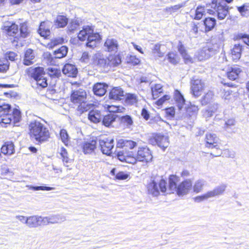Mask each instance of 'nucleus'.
I'll return each mask as SVG.
<instances>
[{"mask_svg": "<svg viewBox=\"0 0 249 249\" xmlns=\"http://www.w3.org/2000/svg\"><path fill=\"white\" fill-rule=\"evenodd\" d=\"M117 157L120 161L131 164H135L137 160L148 162L152 159L151 151L148 148L144 147L139 148L137 153L133 151L118 152Z\"/></svg>", "mask_w": 249, "mask_h": 249, "instance_id": "obj_1", "label": "nucleus"}, {"mask_svg": "<svg viewBox=\"0 0 249 249\" xmlns=\"http://www.w3.org/2000/svg\"><path fill=\"white\" fill-rule=\"evenodd\" d=\"M31 137L36 142L42 143L48 141L50 133L48 128L37 121H32L29 124Z\"/></svg>", "mask_w": 249, "mask_h": 249, "instance_id": "obj_2", "label": "nucleus"}, {"mask_svg": "<svg viewBox=\"0 0 249 249\" xmlns=\"http://www.w3.org/2000/svg\"><path fill=\"white\" fill-rule=\"evenodd\" d=\"M87 99V93L83 89L74 90L71 94V100L78 106L77 110L81 113L92 109L94 107L93 104L88 103Z\"/></svg>", "mask_w": 249, "mask_h": 249, "instance_id": "obj_3", "label": "nucleus"}, {"mask_svg": "<svg viewBox=\"0 0 249 249\" xmlns=\"http://www.w3.org/2000/svg\"><path fill=\"white\" fill-rule=\"evenodd\" d=\"M179 181V178L176 175H171L169 178V188L171 191L169 193L176 192L178 195L182 196L187 194L192 188L191 180L186 179L182 181L178 186L177 183Z\"/></svg>", "mask_w": 249, "mask_h": 249, "instance_id": "obj_4", "label": "nucleus"}, {"mask_svg": "<svg viewBox=\"0 0 249 249\" xmlns=\"http://www.w3.org/2000/svg\"><path fill=\"white\" fill-rule=\"evenodd\" d=\"M118 44L115 39H110V69L119 67L122 63V55L118 52Z\"/></svg>", "mask_w": 249, "mask_h": 249, "instance_id": "obj_5", "label": "nucleus"}, {"mask_svg": "<svg viewBox=\"0 0 249 249\" xmlns=\"http://www.w3.org/2000/svg\"><path fill=\"white\" fill-rule=\"evenodd\" d=\"M147 189L149 194L154 196H157L160 194V191L162 193L166 192L167 190L166 182L160 177L155 178L151 180L147 184Z\"/></svg>", "mask_w": 249, "mask_h": 249, "instance_id": "obj_6", "label": "nucleus"}, {"mask_svg": "<svg viewBox=\"0 0 249 249\" xmlns=\"http://www.w3.org/2000/svg\"><path fill=\"white\" fill-rule=\"evenodd\" d=\"M226 188V184H222L215 187L213 190L209 191L202 196H196L195 198V200L199 202L211 197L222 195L224 193Z\"/></svg>", "mask_w": 249, "mask_h": 249, "instance_id": "obj_7", "label": "nucleus"}, {"mask_svg": "<svg viewBox=\"0 0 249 249\" xmlns=\"http://www.w3.org/2000/svg\"><path fill=\"white\" fill-rule=\"evenodd\" d=\"M212 9H207V12L210 14L216 15L219 19H223L228 13V9L226 6H223L218 3L213 2Z\"/></svg>", "mask_w": 249, "mask_h": 249, "instance_id": "obj_8", "label": "nucleus"}, {"mask_svg": "<svg viewBox=\"0 0 249 249\" xmlns=\"http://www.w3.org/2000/svg\"><path fill=\"white\" fill-rule=\"evenodd\" d=\"M191 85V92L196 97H199L206 87L205 82L199 79L193 80Z\"/></svg>", "mask_w": 249, "mask_h": 249, "instance_id": "obj_9", "label": "nucleus"}, {"mask_svg": "<svg viewBox=\"0 0 249 249\" xmlns=\"http://www.w3.org/2000/svg\"><path fill=\"white\" fill-rule=\"evenodd\" d=\"M150 142L153 144H157L164 150L169 145L168 137L161 134H156L150 139Z\"/></svg>", "mask_w": 249, "mask_h": 249, "instance_id": "obj_10", "label": "nucleus"}, {"mask_svg": "<svg viewBox=\"0 0 249 249\" xmlns=\"http://www.w3.org/2000/svg\"><path fill=\"white\" fill-rule=\"evenodd\" d=\"M28 75L35 80L40 77H43L45 75L44 69L42 67H30L26 70Z\"/></svg>", "mask_w": 249, "mask_h": 249, "instance_id": "obj_11", "label": "nucleus"}, {"mask_svg": "<svg viewBox=\"0 0 249 249\" xmlns=\"http://www.w3.org/2000/svg\"><path fill=\"white\" fill-rule=\"evenodd\" d=\"M97 140L96 138H92V140L85 141L82 143V147L85 154L92 153L96 147Z\"/></svg>", "mask_w": 249, "mask_h": 249, "instance_id": "obj_12", "label": "nucleus"}, {"mask_svg": "<svg viewBox=\"0 0 249 249\" xmlns=\"http://www.w3.org/2000/svg\"><path fill=\"white\" fill-rule=\"evenodd\" d=\"M125 108L123 107L113 105L110 103V126L112 122L115 121L117 119L119 120L120 119V116L114 113L117 112H123Z\"/></svg>", "mask_w": 249, "mask_h": 249, "instance_id": "obj_13", "label": "nucleus"}, {"mask_svg": "<svg viewBox=\"0 0 249 249\" xmlns=\"http://www.w3.org/2000/svg\"><path fill=\"white\" fill-rule=\"evenodd\" d=\"M219 139L215 134L208 133L206 135V146L207 147L213 148L217 146Z\"/></svg>", "mask_w": 249, "mask_h": 249, "instance_id": "obj_14", "label": "nucleus"}, {"mask_svg": "<svg viewBox=\"0 0 249 249\" xmlns=\"http://www.w3.org/2000/svg\"><path fill=\"white\" fill-rule=\"evenodd\" d=\"M62 72L69 77H74L76 76L78 71L74 65L67 63L64 66Z\"/></svg>", "mask_w": 249, "mask_h": 249, "instance_id": "obj_15", "label": "nucleus"}, {"mask_svg": "<svg viewBox=\"0 0 249 249\" xmlns=\"http://www.w3.org/2000/svg\"><path fill=\"white\" fill-rule=\"evenodd\" d=\"M52 23L47 21L42 22L38 30V34L42 37L46 38L50 34V27Z\"/></svg>", "mask_w": 249, "mask_h": 249, "instance_id": "obj_16", "label": "nucleus"}, {"mask_svg": "<svg viewBox=\"0 0 249 249\" xmlns=\"http://www.w3.org/2000/svg\"><path fill=\"white\" fill-rule=\"evenodd\" d=\"M93 29L90 26H87L83 27L78 35V38L80 41H83L88 39L90 34H92Z\"/></svg>", "mask_w": 249, "mask_h": 249, "instance_id": "obj_17", "label": "nucleus"}, {"mask_svg": "<svg viewBox=\"0 0 249 249\" xmlns=\"http://www.w3.org/2000/svg\"><path fill=\"white\" fill-rule=\"evenodd\" d=\"M213 50L212 48L207 47H204L200 50L198 54V59L200 61L209 58L213 54Z\"/></svg>", "mask_w": 249, "mask_h": 249, "instance_id": "obj_18", "label": "nucleus"}, {"mask_svg": "<svg viewBox=\"0 0 249 249\" xmlns=\"http://www.w3.org/2000/svg\"><path fill=\"white\" fill-rule=\"evenodd\" d=\"M100 39L101 37L99 34L98 33H93V32L92 33L90 34L89 36L87 46L90 48H94L96 46L97 43L99 42Z\"/></svg>", "mask_w": 249, "mask_h": 249, "instance_id": "obj_19", "label": "nucleus"}, {"mask_svg": "<svg viewBox=\"0 0 249 249\" xmlns=\"http://www.w3.org/2000/svg\"><path fill=\"white\" fill-rule=\"evenodd\" d=\"M242 72V71L240 68L234 66L229 69L227 74L229 79L234 80L239 77V75Z\"/></svg>", "mask_w": 249, "mask_h": 249, "instance_id": "obj_20", "label": "nucleus"}, {"mask_svg": "<svg viewBox=\"0 0 249 249\" xmlns=\"http://www.w3.org/2000/svg\"><path fill=\"white\" fill-rule=\"evenodd\" d=\"M35 55L32 49H28L25 53L24 57L23 60L24 65L29 66L34 62Z\"/></svg>", "mask_w": 249, "mask_h": 249, "instance_id": "obj_21", "label": "nucleus"}, {"mask_svg": "<svg viewBox=\"0 0 249 249\" xmlns=\"http://www.w3.org/2000/svg\"><path fill=\"white\" fill-rule=\"evenodd\" d=\"M99 144L103 154L109 156V140L108 138L102 136L99 140Z\"/></svg>", "mask_w": 249, "mask_h": 249, "instance_id": "obj_22", "label": "nucleus"}, {"mask_svg": "<svg viewBox=\"0 0 249 249\" xmlns=\"http://www.w3.org/2000/svg\"><path fill=\"white\" fill-rule=\"evenodd\" d=\"M124 96V91L120 87H115L110 91V99L120 100Z\"/></svg>", "mask_w": 249, "mask_h": 249, "instance_id": "obj_23", "label": "nucleus"}, {"mask_svg": "<svg viewBox=\"0 0 249 249\" xmlns=\"http://www.w3.org/2000/svg\"><path fill=\"white\" fill-rule=\"evenodd\" d=\"M107 86H105L103 84L97 83L95 84L93 88L94 93L99 96H103L107 91L106 88Z\"/></svg>", "mask_w": 249, "mask_h": 249, "instance_id": "obj_24", "label": "nucleus"}, {"mask_svg": "<svg viewBox=\"0 0 249 249\" xmlns=\"http://www.w3.org/2000/svg\"><path fill=\"white\" fill-rule=\"evenodd\" d=\"M242 46L240 44H235L231 51V54L232 59L236 61L241 57Z\"/></svg>", "mask_w": 249, "mask_h": 249, "instance_id": "obj_25", "label": "nucleus"}, {"mask_svg": "<svg viewBox=\"0 0 249 249\" xmlns=\"http://www.w3.org/2000/svg\"><path fill=\"white\" fill-rule=\"evenodd\" d=\"M14 151V146L12 142H5L1 148V152L4 155H11Z\"/></svg>", "mask_w": 249, "mask_h": 249, "instance_id": "obj_26", "label": "nucleus"}, {"mask_svg": "<svg viewBox=\"0 0 249 249\" xmlns=\"http://www.w3.org/2000/svg\"><path fill=\"white\" fill-rule=\"evenodd\" d=\"M174 99L178 109H181L184 106L185 101L182 95L178 90L175 91Z\"/></svg>", "mask_w": 249, "mask_h": 249, "instance_id": "obj_27", "label": "nucleus"}, {"mask_svg": "<svg viewBox=\"0 0 249 249\" xmlns=\"http://www.w3.org/2000/svg\"><path fill=\"white\" fill-rule=\"evenodd\" d=\"M110 174L114 177V179L118 180L126 179L129 176L127 173L122 171H118L116 168L112 169L110 171Z\"/></svg>", "mask_w": 249, "mask_h": 249, "instance_id": "obj_28", "label": "nucleus"}, {"mask_svg": "<svg viewBox=\"0 0 249 249\" xmlns=\"http://www.w3.org/2000/svg\"><path fill=\"white\" fill-rule=\"evenodd\" d=\"M68 18L63 15H58L57 16L54 21V24L58 28H63L68 24Z\"/></svg>", "mask_w": 249, "mask_h": 249, "instance_id": "obj_29", "label": "nucleus"}, {"mask_svg": "<svg viewBox=\"0 0 249 249\" xmlns=\"http://www.w3.org/2000/svg\"><path fill=\"white\" fill-rule=\"evenodd\" d=\"M88 118L91 122L97 123L101 120V116L99 111L91 110L89 113Z\"/></svg>", "mask_w": 249, "mask_h": 249, "instance_id": "obj_30", "label": "nucleus"}, {"mask_svg": "<svg viewBox=\"0 0 249 249\" xmlns=\"http://www.w3.org/2000/svg\"><path fill=\"white\" fill-rule=\"evenodd\" d=\"M38 215L27 217V226L30 228H36L39 226Z\"/></svg>", "mask_w": 249, "mask_h": 249, "instance_id": "obj_31", "label": "nucleus"}, {"mask_svg": "<svg viewBox=\"0 0 249 249\" xmlns=\"http://www.w3.org/2000/svg\"><path fill=\"white\" fill-rule=\"evenodd\" d=\"M204 24L205 26L206 31H210L215 26L216 21L214 18H206L204 20Z\"/></svg>", "mask_w": 249, "mask_h": 249, "instance_id": "obj_32", "label": "nucleus"}, {"mask_svg": "<svg viewBox=\"0 0 249 249\" xmlns=\"http://www.w3.org/2000/svg\"><path fill=\"white\" fill-rule=\"evenodd\" d=\"M213 98V92L212 91H209L202 97L200 101L202 105H205L211 102Z\"/></svg>", "mask_w": 249, "mask_h": 249, "instance_id": "obj_33", "label": "nucleus"}, {"mask_svg": "<svg viewBox=\"0 0 249 249\" xmlns=\"http://www.w3.org/2000/svg\"><path fill=\"white\" fill-rule=\"evenodd\" d=\"M166 59L173 65H176L179 62V57L176 53L173 52H169L166 55Z\"/></svg>", "mask_w": 249, "mask_h": 249, "instance_id": "obj_34", "label": "nucleus"}, {"mask_svg": "<svg viewBox=\"0 0 249 249\" xmlns=\"http://www.w3.org/2000/svg\"><path fill=\"white\" fill-rule=\"evenodd\" d=\"M68 48L65 46H63L59 49L54 51L55 57L57 58H61L65 57L68 53Z\"/></svg>", "mask_w": 249, "mask_h": 249, "instance_id": "obj_35", "label": "nucleus"}, {"mask_svg": "<svg viewBox=\"0 0 249 249\" xmlns=\"http://www.w3.org/2000/svg\"><path fill=\"white\" fill-rule=\"evenodd\" d=\"M59 153L64 162V164L68 166V163L71 161V159L68 157V154L66 149L64 147H61L59 150Z\"/></svg>", "mask_w": 249, "mask_h": 249, "instance_id": "obj_36", "label": "nucleus"}, {"mask_svg": "<svg viewBox=\"0 0 249 249\" xmlns=\"http://www.w3.org/2000/svg\"><path fill=\"white\" fill-rule=\"evenodd\" d=\"M218 107V104H214L213 107H209L203 112V115L206 119L211 117Z\"/></svg>", "mask_w": 249, "mask_h": 249, "instance_id": "obj_37", "label": "nucleus"}, {"mask_svg": "<svg viewBox=\"0 0 249 249\" xmlns=\"http://www.w3.org/2000/svg\"><path fill=\"white\" fill-rule=\"evenodd\" d=\"M152 96L154 99L159 97L158 94L162 92V86L160 84H155L151 87Z\"/></svg>", "mask_w": 249, "mask_h": 249, "instance_id": "obj_38", "label": "nucleus"}, {"mask_svg": "<svg viewBox=\"0 0 249 249\" xmlns=\"http://www.w3.org/2000/svg\"><path fill=\"white\" fill-rule=\"evenodd\" d=\"M205 182V181L203 179L196 180L193 186L194 192L196 193L200 192L203 189Z\"/></svg>", "mask_w": 249, "mask_h": 249, "instance_id": "obj_39", "label": "nucleus"}, {"mask_svg": "<svg viewBox=\"0 0 249 249\" xmlns=\"http://www.w3.org/2000/svg\"><path fill=\"white\" fill-rule=\"evenodd\" d=\"M50 224H55L64 221L66 220L65 217L60 214H56L49 216Z\"/></svg>", "mask_w": 249, "mask_h": 249, "instance_id": "obj_40", "label": "nucleus"}, {"mask_svg": "<svg viewBox=\"0 0 249 249\" xmlns=\"http://www.w3.org/2000/svg\"><path fill=\"white\" fill-rule=\"evenodd\" d=\"M161 45L160 43H157L154 45L152 49V53L156 57H162L164 55V53L160 51Z\"/></svg>", "mask_w": 249, "mask_h": 249, "instance_id": "obj_41", "label": "nucleus"}, {"mask_svg": "<svg viewBox=\"0 0 249 249\" xmlns=\"http://www.w3.org/2000/svg\"><path fill=\"white\" fill-rule=\"evenodd\" d=\"M19 33L20 36L23 38H25L28 36L29 34V31L26 22L20 24Z\"/></svg>", "mask_w": 249, "mask_h": 249, "instance_id": "obj_42", "label": "nucleus"}, {"mask_svg": "<svg viewBox=\"0 0 249 249\" xmlns=\"http://www.w3.org/2000/svg\"><path fill=\"white\" fill-rule=\"evenodd\" d=\"M238 11L242 17H247L249 16V4H245L237 7Z\"/></svg>", "mask_w": 249, "mask_h": 249, "instance_id": "obj_43", "label": "nucleus"}, {"mask_svg": "<svg viewBox=\"0 0 249 249\" xmlns=\"http://www.w3.org/2000/svg\"><path fill=\"white\" fill-rule=\"evenodd\" d=\"M18 26L16 24H12L11 26L8 27L7 29L8 34L10 36H16L18 32Z\"/></svg>", "mask_w": 249, "mask_h": 249, "instance_id": "obj_44", "label": "nucleus"}, {"mask_svg": "<svg viewBox=\"0 0 249 249\" xmlns=\"http://www.w3.org/2000/svg\"><path fill=\"white\" fill-rule=\"evenodd\" d=\"M125 102L129 105H133L137 102V96L134 94L128 93L125 98Z\"/></svg>", "mask_w": 249, "mask_h": 249, "instance_id": "obj_45", "label": "nucleus"}, {"mask_svg": "<svg viewBox=\"0 0 249 249\" xmlns=\"http://www.w3.org/2000/svg\"><path fill=\"white\" fill-rule=\"evenodd\" d=\"M235 121L233 119H229L225 122L224 126V128L225 130L231 132L232 130V128L235 125Z\"/></svg>", "mask_w": 249, "mask_h": 249, "instance_id": "obj_46", "label": "nucleus"}, {"mask_svg": "<svg viewBox=\"0 0 249 249\" xmlns=\"http://www.w3.org/2000/svg\"><path fill=\"white\" fill-rule=\"evenodd\" d=\"M12 118L14 124L18 123L20 120L21 114L20 112L17 109H14L12 112Z\"/></svg>", "mask_w": 249, "mask_h": 249, "instance_id": "obj_47", "label": "nucleus"}, {"mask_svg": "<svg viewBox=\"0 0 249 249\" xmlns=\"http://www.w3.org/2000/svg\"><path fill=\"white\" fill-rule=\"evenodd\" d=\"M60 136L62 142L65 144L68 145L69 141V135L65 129H62L60 132Z\"/></svg>", "mask_w": 249, "mask_h": 249, "instance_id": "obj_48", "label": "nucleus"}, {"mask_svg": "<svg viewBox=\"0 0 249 249\" xmlns=\"http://www.w3.org/2000/svg\"><path fill=\"white\" fill-rule=\"evenodd\" d=\"M126 61L127 63H131L133 65H136L140 63V60L135 55H130L127 56Z\"/></svg>", "mask_w": 249, "mask_h": 249, "instance_id": "obj_49", "label": "nucleus"}, {"mask_svg": "<svg viewBox=\"0 0 249 249\" xmlns=\"http://www.w3.org/2000/svg\"><path fill=\"white\" fill-rule=\"evenodd\" d=\"M205 12V10L204 7L202 6L197 7L196 10V16L195 18L196 19H200L202 18L204 13Z\"/></svg>", "mask_w": 249, "mask_h": 249, "instance_id": "obj_50", "label": "nucleus"}, {"mask_svg": "<svg viewBox=\"0 0 249 249\" xmlns=\"http://www.w3.org/2000/svg\"><path fill=\"white\" fill-rule=\"evenodd\" d=\"M35 81L36 84L41 88H44L47 87L48 86L47 80L45 77V75H44L43 77H40Z\"/></svg>", "mask_w": 249, "mask_h": 249, "instance_id": "obj_51", "label": "nucleus"}, {"mask_svg": "<svg viewBox=\"0 0 249 249\" xmlns=\"http://www.w3.org/2000/svg\"><path fill=\"white\" fill-rule=\"evenodd\" d=\"M1 122L5 124H9L13 122L12 118V115L9 114V113L5 114V115L1 116Z\"/></svg>", "mask_w": 249, "mask_h": 249, "instance_id": "obj_52", "label": "nucleus"}, {"mask_svg": "<svg viewBox=\"0 0 249 249\" xmlns=\"http://www.w3.org/2000/svg\"><path fill=\"white\" fill-rule=\"evenodd\" d=\"M9 64L7 60H0V72H5L9 69Z\"/></svg>", "mask_w": 249, "mask_h": 249, "instance_id": "obj_53", "label": "nucleus"}, {"mask_svg": "<svg viewBox=\"0 0 249 249\" xmlns=\"http://www.w3.org/2000/svg\"><path fill=\"white\" fill-rule=\"evenodd\" d=\"M137 145V143L131 140H126L125 145V151H121L122 152H125V151H128L126 150L127 149H129L130 150L133 149Z\"/></svg>", "mask_w": 249, "mask_h": 249, "instance_id": "obj_54", "label": "nucleus"}, {"mask_svg": "<svg viewBox=\"0 0 249 249\" xmlns=\"http://www.w3.org/2000/svg\"><path fill=\"white\" fill-rule=\"evenodd\" d=\"M29 189L34 191H51L54 189L53 187H46V186H29Z\"/></svg>", "mask_w": 249, "mask_h": 249, "instance_id": "obj_55", "label": "nucleus"}, {"mask_svg": "<svg viewBox=\"0 0 249 249\" xmlns=\"http://www.w3.org/2000/svg\"><path fill=\"white\" fill-rule=\"evenodd\" d=\"M10 109V106L9 105H3L0 106V115L1 116L5 115L6 113L9 112Z\"/></svg>", "mask_w": 249, "mask_h": 249, "instance_id": "obj_56", "label": "nucleus"}, {"mask_svg": "<svg viewBox=\"0 0 249 249\" xmlns=\"http://www.w3.org/2000/svg\"><path fill=\"white\" fill-rule=\"evenodd\" d=\"M39 226L41 225H46L50 224L48 217H42L38 216Z\"/></svg>", "mask_w": 249, "mask_h": 249, "instance_id": "obj_57", "label": "nucleus"}, {"mask_svg": "<svg viewBox=\"0 0 249 249\" xmlns=\"http://www.w3.org/2000/svg\"><path fill=\"white\" fill-rule=\"evenodd\" d=\"M198 32V27L195 23L191 24V29L190 31V35L193 37H196V35Z\"/></svg>", "mask_w": 249, "mask_h": 249, "instance_id": "obj_58", "label": "nucleus"}, {"mask_svg": "<svg viewBox=\"0 0 249 249\" xmlns=\"http://www.w3.org/2000/svg\"><path fill=\"white\" fill-rule=\"evenodd\" d=\"M63 38L61 37L54 38L51 40L50 46L53 47L58 44H62L63 42Z\"/></svg>", "mask_w": 249, "mask_h": 249, "instance_id": "obj_59", "label": "nucleus"}, {"mask_svg": "<svg viewBox=\"0 0 249 249\" xmlns=\"http://www.w3.org/2000/svg\"><path fill=\"white\" fill-rule=\"evenodd\" d=\"M183 6V5L182 4H178L169 7L167 8V10H168V12L170 13H173L177 11Z\"/></svg>", "mask_w": 249, "mask_h": 249, "instance_id": "obj_60", "label": "nucleus"}, {"mask_svg": "<svg viewBox=\"0 0 249 249\" xmlns=\"http://www.w3.org/2000/svg\"><path fill=\"white\" fill-rule=\"evenodd\" d=\"M239 39H241L245 44L249 46V35L247 34H240L238 35Z\"/></svg>", "mask_w": 249, "mask_h": 249, "instance_id": "obj_61", "label": "nucleus"}, {"mask_svg": "<svg viewBox=\"0 0 249 249\" xmlns=\"http://www.w3.org/2000/svg\"><path fill=\"white\" fill-rule=\"evenodd\" d=\"M17 57V54L13 52H9L5 54L6 58L11 61H14Z\"/></svg>", "mask_w": 249, "mask_h": 249, "instance_id": "obj_62", "label": "nucleus"}, {"mask_svg": "<svg viewBox=\"0 0 249 249\" xmlns=\"http://www.w3.org/2000/svg\"><path fill=\"white\" fill-rule=\"evenodd\" d=\"M94 63L96 65L99 66L100 67H104L107 63V61L104 58H99L98 60H95Z\"/></svg>", "mask_w": 249, "mask_h": 249, "instance_id": "obj_63", "label": "nucleus"}, {"mask_svg": "<svg viewBox=\"0 0 249 249\" xmlns=\"http://www.w3.org/2000/svg\"><path fill=\"white\" fill-rule=\"evenodd\" d=\"M122 118V120L124 123H126L127 125H132L133 124V121L132 118L129 115H126L125 116H120Z\"/></svg>", "mask_w": 249, "mask_h": 249, "instance_id": "obj_64", "label": "nucleus"}]
</instances>
